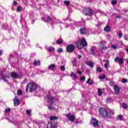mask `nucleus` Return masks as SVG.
Returning a JSON list of instances; mask_svg holds the SVG:
<instances>
[{
  "label": "nucleus",
  "mask_w": 128,
  "mask_h": 128,
  "mask_svg": "<svg viewBox=\"0 0 128 128\" xmlns=\"http://www.w3.org/2000/svg\"><path fill=\"white\" fill-rule=\"evenodd\" d=\"M56 68V65L54 64H52L49 66L48 68V70H54Z\"/></svg>",
  "instance_id": "obj_21"
},
{
  "label": "nucleus",
  "mask_w": 128,
  "mask_h": 128,
  "mask_svg": "<svg viewBox=\"0 0 128 128\" xmlns=\"http://www.w3.org/2000/svg\"><path fill=\"white\" fill-rule=\"evenodd\" d=\"M34 66H40V60H35L34 62Z\"/></svg>",
  "instance_id": "obj_20"
},
{
  "label": "nucleus",
  "mask_w": 128,
  "mask_h": 128,
  "mask_svg": "<svg viewBox=\"0 0 128 128\" xmlns=\"http://www.w3.org/2000/svg\"><path fill=\"white\" fill-rule=\"evenodd\" d=\"M10 78V76H8V75H3L2 76V79L3 80H4V82H8V80H6V78Z\"/></svg>",
  "instance_id": "obj_18"
},
{
  "label": "nucleus",
  "mask_w": 128,
  "mask_h": 128,
  "mask_svg": "<svg viewBox=\"0 0 128 128\" xmlns=\"http://www.w3.org/2000/svg\"><path fill=\"white\" fill-rule=\"evenodd\" d=\"M109 62H110L108 60H107L106 62V64H108Z\"/></svg>",
  "instance_id": "obj_54"
},
{
  "label": "nucleus",
  "mask_w": 128,
  "mask_h": 128,
  "mask_svg": "<svg viewBox=\"0 0 128 128\" xmlns=\"http://www.w3.org/2000/svg\"><path fill=\"white\" fill-rule=\"evenodd\" d=\"M122 82H123V84H126V82H128V80L124 78H123Z\"/></svg>",
  "instance_id": "obj_36"
},
{
  "label": "nucleus",
  "mask_w": 128,
  "mask_h": 128,
  "mask_svg": "<svg viewBox=\"0 0 128 128\" xmlns=\"http://www.w3.org/2000/svg\"><path fill=\"white\" fill-rule=\"evenodd\" d=\"M100 48L99 50L101 51L102 52L103 50H108V46H106V42L105 41H102L100 43Z\"/></svg>",
  "instance_id": "obj_5"
},
{
  "label": "nucleus",
  "mask_w": 128,
  "mask_h": 128,
  "mask_svg": "<svg viewBox=\"0 0 128 128\" xmlns=\"http://www.w3.org/2000/svg\"><path fill=\"white\" fill-rule=\"evenodd\" d=\"M64 4L66 6H68V4H70V2H68V1H64Z\"/></svg>",
  "instance_id": "obj_38"
},
{
  "label": "nucleus",
  "mask_w": 128,
  "mask_h": 128,
  "mask_svg": "<svg viewBox=\"0 0 128 128\" xmlns=\"http://www.w3.org/2000/svg\"><path fill=\"white\" fill-rule=\"evenodd\" d=\"M117 118L118 120H122V115H118L117 116Z\"/></svg>",
  "instance_id": "obj_26"
},
{
  "label": "nucleus",
  "mask_w": 128,
  "mask_h": 128,
  "mask_svg": "<svg viewBox=\"0 0 128 128\" xmlns=\"http://www.w3.org/2000/svg\"><path fill=\"white\" fill-rule=\"evenodd\" d=\"M11 76L13 78H18V74H16V72H12V73Z\"/></svg>",
  "instance_id": "obj_16"
},
{
  "label": "nucleus",
  "mask_w": 128,
  "mask_h": 128,
  "mask_svg": "<svg viewBox=\"0 0 128 128\" xmlns=\"http://www.w3.org/2000/svg\"><path fill=\"white\" fill-rule=\"evenodd\" d=\"M90 124L94 128H98V121L96 119L92 118Z\"/></svg>",
  "instance_id": "obj_7"
},
{
  "label": "nucleus",
  "mask_w": 128,
  "mask_h": 128,
  "mask_svg": "<svg viewBox=\"0 0 128 128\" xmlns=\"http://www.w3.org/2000/svg\"><path fill=\"white\" fill-rule=\"evenodd\" d=\"M74 72H72V73H71V76H74Z\"/></svg>",
  "instance_id": "obj_53"
},
{
  "label": "nucleus",
  "mask_w": 128,
  "mask_h": 128,
  "mask_svg": "<svg viewBox=\"0 0 128 128\" xmlns=\"http://www.w3.org/2000/svg\"><path fill=\"white\" fill-rule=\"evenodd\" d=\"M100 114L103 118H110L112 114L110 112H107L104 108H100Z\"/></svg>",
  "instance_id": "obj_2"
},
{
  "label": "nucleus",
  "mask_w": 128,
  "mask_h": 128,
  "mask_svg": "<svg viewBox=\"0 0 128 128\" xmlns=\"http://www.w3.org/2000/svg\"><path fill=\"white\" fill-rule=\"evenodd\" d=\"M48 110H54V106H52L50 104L48 106Z\"/></svg>",
  "instance_id": "obj_27"
},
{
  "label": "nucleus",
  "mask_w": 128,
  "mask_h": 128,
  "mask_svg": "<svg viewBox=\"0 0 128 128\" xmlns=\"http://www.w3.org/2000/svg\"><path fill=\"white\" fill-rule=\"evenodd\" d=\"M104 32H110V26H108V24L104 28Z\"/></svg>",
  "instance_id": "obj_19"
},
{
  "label": "nucleus",
  "mask_w": 128,
  "mask_h": 128,
  "mask_svg": "<svg viewBox=\"0 0 128 128\" xmlns=\"http://www.w3.org/2000/svg\"><path fill=\"white\" fill-rule=\"evenodd\" d=\"M28 88L30 90V92H32V90H36L38 86L34 82L28 83L26 87V92H28Z\"/></svg>",
  "instance_id": "obj_3"
},
{
  "label": "nucleus",
  "mask_w": 128,
  "mask_h": 128,
  "mask_svg": "<svg viewBox=\"0 0 128 128\" xmlns=\"http://www.w3.org/2000/svg\"><path fill=\"white\" fill-rule=\"evenodd\" d=\"M86 16H92L94 14V12L92 10V9L90 8H86L84 9Z\"/></svg>",
  "instance_id": "obj_9"
},
{
  "label": "nucleus",
  "mask_w": 128,
  "mask_h": 128,
  "mask_svg": "<svg viewBox=\"0 0 128 128\" xmlns=\"http://www.w3.org/2000/svg\"><path fill=\"white\" fill-rule=\"evenodd\" d=\"M66 70V67L64 66H61V70Z\"/></svg>",
  "instance_id": "obj_43"
},
{
  "label": "nucleus",
  "mask_w": 128,
  "mask_h": 128,
  "mask_svg": "<svg viewBox=\"0 0 128 128\" xmlns=\"http://www.w3.org/2000/svg\"><path fill=\"white\" fill-rule=\"evenodd\" d=\"M114 92H115L117 96H118L120 94V86H118V85H114Z\"/></svg>",
  "instance_id": "obj_11"
},
{
  "label": "nucleus",
  "mask_w": 128,
  "mask_h": 128,
  "mask_svg": "<svg viewBox=\"0 0 128 128\" xmlns=\"http://www.w3.org/2000/svg\"><path fill=\"white\" fill-rule=\"evenodd\" d=\"M73 76L74 78H77L78 76H76V74H73Z\"/></svg>",
  "instance_id": "obj_48"
},
{
  "label": "nucleus",
  "mask_w": 128,
  "mask_h": 128,
  "mask_svg": "<svg viewBox=\"0 0 128 128\" xmlns=\"http://www.w3.org/2000/svg\"><path fill=\"white\" fill-rule=\"evenodd\" d=\"M17 94L18 96L22 94V90H18L17 92Z\"/></svg>",
  "instance_id": "obj_28"
},
{
  "label": "nucleus",
  "mask_w": 128,
  "mask_h": 128,
  "mask_svg": "<svg viewBox=\"0 0 128 128\" xmlns=\"http://www.w3.org/2000/svg\"><path fill=\"white\" fill-rule=\"evenodd\" d=\"M122 106L124 108V110H126V108H128V104L126 103L122 104Z\"/></svg>",
  "instance_id": "obj_24"
},
{
  "label": "nucleus",
  "mask_w": 128,
  "mask_h": 128,
  "mask_svg": "<svg viewBox=\"0 0 128 128\" xmlns=\"http://www.w3.org/2000/svg\"><path fill=\"white\" fill-rule=\"evenodd\" d=\"M10 112V108H8L5 110V114H8V112Z\"/></svg>",
  "instance_id": "obj_32"
},
{
  "label": "nucleus",
  "mask_w": 128,
  "mask_h": 128,
  "mask_svg": "<svg viewBox=\"0 0 128 128\" xmlns=\"http://www.w3.org/2000/svg\"><path fill=\"white\" fill-rule=\"evenodd\" d=\"M94 50H96V47H92L90 50V54L93 56H94V54H96Z\"/></svg>",
  "instance_id": "obj_17"
},
{
  "label": "nucleus",
  "mask_w": 128,
  "mask_h": 128,
  "mask_svg": "<svg viewBox=\"0 0 128 128\" xmlns=\"http://www.w3.org/2000/svg\"><path fill=\"white\" fill-rule=\"evenodd\" d=\"M85 80H86V77H84V76L81 77L80 78V80H81V81Z\"/></svg>",
  "instance_id": "obj_37"
},
{
  "label": "nucleus",
  "mask_w": 128,
  "mask_h": 128,
  "mask_svg": "<svg viewBox=\"0 0 128 128\" xmlns=\"http://www.w3.org/2000/svg\"><path fill=\"white\" fill-rule=\"evenodd\" d=\"M112 4L113 6H116V4H117V2L116 0H113L112 1Z\"/></svg>",
  "instance_id": "obj_30"
},
{
  "label": "nucleus",
  "mask_w": 128,
  "mask_h": 128,
  "mask_svg": "<svg viewBox=\"0 0 128 128\" xmlns=\"http://www.w3.org/2000/svg\"><path fill=\"white\" fill-rule=\"evenodd\" d=\"M124 38L125 40H128V35H125L124 36Z\"/></svg>",
  "instance_id": "obj_40"
},
{
  "label": "nucleus",
  "mask_w": 128,
  "mask_h": 128,
  "mask_svg": "<svg viewBox=\"0 0 128 128\" xmlns=\"http://www.w3.org/2000/svg\"><path fill=\"white\" fill-rule=\"evenodd\" d=\"M104 66H105V68H108V64H105Z\"/></svg>",
  "instance_id": "obj_51"
},
{
  "label": "nucleus",
  "mask_w": 128,
  "mask_h": 128,
  "mask_svg": "<svg viewBox=\"0 0 128 128\" xmlns=\"http://www.w3.org/2000/svg\"><path fill=\"white\" fill-rule=\"evenodd\" d=\"M110 86H114V82H110Z\"/></svg>",
  "instance_id": "obj_47"
},
{
  "label": "nucleus",
  "mask_w": 128,
  "mask_h": 128,
  "mask_svg": "<svg viewBox=\"0 0 128 128\" xmlns=\"http://www.w3.org/2000/svg\"><path fill=\"white\" fill-rule=\"evenodd\" d=\"M80 44L79 42H76V46L77 48L82 50V48H84V46H88V42H86V38H82L80 40Z\"/></svg>",
  "instance_id": "obj_1"
},
{
  "label": "nucleus",
  "mask_w": 128,
  "mask_h": 128,
  "mask_svg": "<svg viewBox=\"0 0 128 128\" xmlns=\"http://www.w3.org/2000/svg\"><path fill=\"white\" fill-rule=\"evenodd\" d=\"M42 20L44 22H50V20H52V22H54V24H58V22H60V20L58 19H56V18H54V20H52V18L50 17V16H47L46 18H42Z\"/></svg>",
  "instance_id": "obj_4"
},
{
  "label": "nucleus",
  "mask_w": 128,
  "mask_h": 128,
  "mask_svg": "<svg viewBox=\"0 0 128 128\" xmlns=\"http://www.w3.org/2000/svg\"><path fill=\"white\" fill-rule=\"evenodd\" d=\"M48 128H56V124L54 123H48Z\"/></svg>",
  "instance_id": "obj_15"
},
{
  "label": "nucleus",
  "mask_w": 128,
  "mask_h": 128,
  "mask_svg": "<svg viewBox=\"0 0 128 128\" xmlns=\"http://www.w3.org/2000/svg\"><path fill=\"white\" fill-rule=\"evenodd\" d=\"M102 68L100 67L97 68V71L99 72H102Z\"/></svg>",
  "instance_id": "obj_29"
},
{
  "label": "nucleus",
  "mask_w": 128,
  "mask_h": 128,
  "mask_svg": "<svg viewBox=\"0 0 128 128\" xmlns=\"http://www.w3.org/2000/svg\"><path fill=\"white\" fill-rule=\"evenodd\" d=\"M118 61L119 62L120 66H122V64H124V60L122 59V58H118V57L116 58L114 60V62H116Z\"/></svg>",
  "instance_id": "obj_12"
},
{
  "label": "nucleus",
  "mask_w": 128,
  "mask_h": 128,
  "mask_svg": "<svg viewBox=\"0 0 128 128\" xmlns=\"http://www.w3.org/2000/svg\"><path fill=\"white\" fill-rule=\"evenodd\" d=\"M87 66H88L90 68H94V62H88Z\"/></svg>",
  "instance_id": "obj_23"
},
{
  "label": "nucleus",
  "mask_w": 128,
  "mask_h": 128,
  "mask_svg": "<svg viewBox=\"0 0 128 128\" xmlns=\"http://www.w3.org/2000/svg\"><path fill=\"white\" fill-rule=\"evenodd\" d=\"M46 98H47L48 102H49V104H54V97H52L50 95H48L47 96Z\"/></svg>",
  "instance_id": "obj_10"
},
{
  "label": "nucleus",
  "mask_w": 128,
  "mask_h": 128,
  "mask_svg": "<svg viewBox=\"0 0 128 128\" xmlns=\"http://www.w3.org/2000/svg\"><path fill=\"white\" fill-rule=\"evenodd\" d=\"M127 64H128V60L127 61Z\"/></svg>",
  "instance_id": "obj_60"
},
{
  "label": "nucleus",
  "mask_w": 128,
  "mask_h": 128,
  "mask_svg": "<svg viewBox=\"0 0 128 128\" xmlns=\"http://www.w3.org/2000/svg\"><path fill=\"white\" fill-rule=\"evenodd\" d=\"M119 38H122V32L119 33Z\"/></svg>",
  "instance_id": "obj_45"
},
{
  "label": "nucleus",
  "mask_w": 128,
  "mask_h": 128,
  "mask_svg": "<svg viewBox=\"0 0 128 128\" xmlns=\"http://www.w3.org/2000/svg\"><path fill=\"white\" fill-rule=\"evenodd\" d=\"M7 120H9V122H12L10 120V119L7 118Z\"/></svg>",
  "instance_id": "obj_57"
},
{
  "label": "nucleus",
  "mask_w": 128,
  "mask_h": 128,
  "mask_svg": "<svg viewBox=\"0 0 128 128\" xmlns=\"http://www.w3.org/2000/svg\"><path fill=\"white\" fill-rule=\"evenodd\" d=\"M116 18H120L119 16H116Z\"/></svg>",
  "instance_id": "obj_59"
},
{
  "label": "nucleus",
  "mask_w": 128,
  "mask_h": 128,
  "mask_svg": "<svg viewBox=\"0 0 128 128\" xmlns=\"http://www.w3.org/2000/svg\"><path fill=\"white\" fill-rule=\"evenodd\" d=\"M78 60H80V58H82V55H78Z\"/></svg>",
  "instance_id": "obj_50"
},
{
  "label": "nucleus",
  "mask_w": 128,
  "mask_h": 128,
  "mask_svg": "<svg viewBox=\"0 0 128 128\" xmlns=\"http://www.w3.org/2000/svg\"><path fill=\"white\" fill-rule=\"evenodd\" d=\"M99 78L100 80H104V78H106V76L103 75L102 76H99Z\"/></svg>",
  "instance_id": "obj_33"
},
{
  "label": "nucleus",
  "mask_w": 128,
  "mask_h": 128,
  "mask_svg": "<svg viewBox=\"0 0 128 128\" xmlns=\"http://www.w3.org/2000/svg\"><path fill=\"white\" fill-rule=\"evenodd\" d=\"M80 32L81 34H86L88 32V29L86 28H82L80 29Z\"/></svg>",
  "instance_id": "obj_14"
},
{
  "label": "nucleus",
  "mask_w": 128,
  "mask_h": 128,
  "mask_svg": "<svg viewBox=\"0 0 128 128\" xmlns=\"http://www.w3.org/2000/svg\"><path fill=\"white\" fill-rule=\"evenodd\" d=\"M2 50H0V56H2Z\"/></svg>",
  "instance_id": "obj_52"
},
{
  "label": "nucleus",
  "mask_w": 128,
  "mask_h": 128,
  "mask_svg": "<svg viewBox=\"0 0 128 128\" xmlns=\"http://www.w3.org/2000/svg\"><path fill=\"white\" fill-rule=\"evenodd\" d=\"M74 48H76V46L72 44H70L67 46L66 51L68 53L72 52L74 50Z\"/></svg>",
  "instance_id": "obj_6"
},
{
  "label": "nucleus",
  "mask_w": 128,
  "mask_h": 128,
  "mask_svg": "<svg viewBox=\"0 0 128 128\" xmlns=\"http://www.w3.org/2000/svg\"><path fill=\"white\" fill-rule=\"evenodd\" d=\"M112 48H113L114 50H116L118 48L116 47V46L115 45H112Z\"/></svg>",
  "instance_id": "obj_39"
},
{
  "label": "nucleus",
  "mask_w": 128,
  "mask_h": 128,
  "mask_svg": "<svg viewBox=\"0 0 128 128\" xmlns=\"http://www.w3.org/2000/svg\"><path fill=\"white\" fill-rule=\"evenodd\" d=\"M20 104V99L18 98V97H15L14 98V104L16 106H18Z\"/></svg>",
  "instance_id": "obj_13"
},
{
  "label": "nucleus",
  "mask_w": 128,
  "mask_h": 128,
  "mask_svg": "<svg viewBox=\"0 0 128 128\" xmlns=\"http://www.w3.org/2000/svg\"><path fill=\"white\" fill-rule=\"evenodd\" d=\"M58 52H62V48H60L58 50Z\"/></svg>",
  "instance_id": "obj_42"
},
{
  "label": "nucleus",
  "mask_w": 128,
  "mask_h": 128,
  "mask_svg": "<svg viewBox=\"0 0 128 128\" xmlns=\"http://www.w3.org/2000/svg\"><path fill=\"white\" fill-rule=\"evenodd\" d=\"M30 110H26V114H28L29 116H30Z\"/></svg>",
  "instance_id": "obj_41"
},
{
  "label": "nucleus",
  "mask_w": 128,
  "mask_h": 128,
  "mask_svg": "<svg viewBox=\"0 0 128 128\" xmlns=\"http://www.w3.org/2000/svg\"><path fill=\"white\" fill-rule=\"evenodd\" d=\"M58 120V117L56 116L50 117V120Z\"/></svg>",
  "instance_id": "obj_22"
},
{
  "label": "nucleus",
  "mask_w": 128,
  "mask_h": 128,
  "mask_svg": "<svg viewBox=\"0 0 128 128\" xmlns=\"http://www.w3.org/2000/svg\"><path fill=\"white\" fill-rule=\"evenodd\" d=\"M126 52H128V48H127L126 49Z\"/></svg>",
  "instance_id": "obj_56"
},
{
  "label": "nucleus",
  "mask_w": 128,
  "mask_h": 128,
  "mask_svg": "<svg viewBox=\"0 0 128 128\" xmlns=\"http://www.w3.org/2000/svg\"><path fill=\"white\" fill-rule=\"evenodd\" d=\"M98 96H102V92L100 89L98 90Z\"/></svg>",
  "instance_id": "obj_31"
},
{
  "label": "nucleus",
  "mask_w": 128,
  "mask_h": 128,
  "mask_svg": "<svg viewBox=\"0 0 128 128\" xmlns=\"http://www.w3.org/2000/svg\"><path fill=\"white\" fill-rule=\"evenodd\" d=\"M16 4H18V2H16V1H14V6H16Z\"/></svg>",
  "instance_id": "obj_46"
},
{
  "label": "nucleus",
  "mask_w": 128,
  "mask_h": 128,
  "mask_svg": "<svg viewBox=\"0 0 128 128\" xmlns=\"http://www.w3.org/2000/svg\"><path fill=\"white\" fill-rule=\"evenodd\" d=\"M66 116L68 118V120L72 122H74L76 120V116L74 115H71L70 114H66Z\"/></svg>",
  "instance_id": "obj_8"
},
{
  "label": "nucleus",
  "mask_w": 128,
  "mask_h": 128,
  "mask_svg": "<svg viewBox=\"0 0 128 128\" xmlns=\"http://www.w3.org/2000/svg\"><path fill=\"white\" fill-rule=\"evenodd\" d=\"M103 61L104 62H106V60H104V59L103 60Z\"/></svg>",
  "instance_id": "obj_58"
},
{
  "label": "nucleus",
  "mask_w": 128,
  "mask_h": 128,
  "mask_svg": "<svg viewBox=\"0 0 128 128\" xmlns=\"http://www.w3.org/2000/svg\"><path fill=\"white\" fill-rule=\"evenodd\" d=\"M48 52H54V48L52 46L49 47L48 48Z\"/></svg>",
  "instance_id": "obj_25"
},
{
  "label": "nucleus",
  "mask_w": 128,
  "mask_h": 128,
  "mask_svg": "<svg viewBox=\"0 0 128 128\" xmlns=\"http://www.w3.org/2000/svg\"><path fill=\"white\" fill-rule=\"evenodd\" d=\"M22 10V6H19L17 8V12H20Z\"/></svg>",
  "instance_id": "obj_34"
},
{
  "label": "nucleus",
  "mask_w": 128,
  "mask_h": 128,
  "mask_svg": "<svg viewBox=\"0 0 128 128\" xmlns=\"http://www.w3.org/2000/svg\"><path fill=\"white\" fill-rule=\"evenodd\" d=\"M92 84V82H90V83H89V84L90 85Z\"/></svg>",
  "instance_id": "obj_55"
},
{
  "label": "nucleus",
  "mask_w": 128,
  "mask_h": 128,
  "mask_svg": "<svg viewBox=\"0 0 128 128\" xmlns=\"http://www.w3.org/2000/svg\"><path fill=\"white\" fill-rule=\"evenodd\" d=\"M62 40H58L56 41V44H62Z\"/></svg>",
  "instance_id": "obj_35"
},
{
  "label": "nucleus",
  "mask_w": 128,
  "mask_h": 128,
  "mask_svg": "<svg viewBox=\"0 0 128 128\" xmlns=\"http://www.w3.org/2000/svg\"><path fill=\"white\" fill-rule=\"evenodd\" d=\"M77 74H82V72H80V71H77Z\"/></svg>",
  "instance_id": "obj_49"
},
{
  "label": "nucleus",
  "mask_w": 128,
  "mask_h": 128,
  "mask_svg": "<svg viewBox=\"0 0 128 128\" xmlns=\"http://www.w3.org/2000/svg\"><path fill=\"white\" fill-rule=\"evenodd\" d=\"M87 84H90V78H89L88 80L86 82Z\"/></svg>",
  "instance_id": "obj_44"
},
{
  "label": "nucleus",
  "mask_w": 128,
  "mask_h": 128,
  "mask_svg": "<svg viewBox=\"0 0 128 128\" xmlns=\"http://www.w3.org/2000/svg\"><path fill=\"white\" fill-rule=\"evenodd\" d=\"M127 10H126V12Z\"/></svg>",
  "instance_id": "obj_61"
}]
</instances>
